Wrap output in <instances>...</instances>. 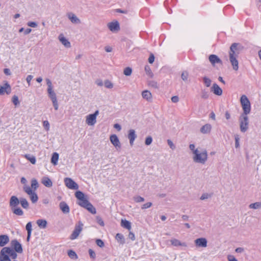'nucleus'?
I'll list each match as a JSON object with an SVG mask.
<instances>
[{"mask_svg":"<svg viewBox=\"0 0 261 261\" xmlns=\"http://www.w3.org/2000/svg\"><path fill=\"white\" fill-rule=\"evenodd\" d=\"M11 247H3L0 251V261H11L17 257V253H21L23 249L21 244L16 239L11 241Z\"/></svg>","mask_w":261,"mask_h":261,"instance_id":"nucleus-1","label":"nucleus"},{"mask_svg":"<svg viewBox=\"0 0 261 261\" xmlns=\"http://www.w3.org/2000/svg\"><path fill=\"white\" fill-rule=\"evenodd\" d=\"M189 148L192 152V159L194 163L204 165L208 159V153L204 148H195L194 144H190Z\"/></svg>","mask_w":261,"mask_h":261,"instance_id":"nucleus-2","label":"nucleus"},{"mask_svg":"<svg viewBox=\"0 0 261 261\" xmlns=\"http://www.w3.org/2000/svg\"><path fill=\"white\" fill-rule=\"evenodd\" d=\"M75 197L79 200L77 202L78 204L82 207L86 208L89 212L92 214L96 213L95 208L92 204L89 202L86 196L81 191H76L75 193Z\"/></svg>","mask_w":261,"mask_h":261,"instance_id":"nucleus-3","label":"nucleus"},{"mask_svg":"<svg viewBox=\"0 0 261 261\" xmlns=\"http://www.w3.org/2000/svg\"><path fill=\"white\" fill-rule=\"evenodd\" d=\"M238 44L236 43H233L230 48L229 51V60L233 67V68L235 70L238 69V61L237 60V57L239 54L238 51Z\"/></svg>","mask_w":261,"mask_h":261,"instance_id":"nucleus-4","label":"nucleus"},{"mask_svg":"<svg viewBox=\"0 0 261 261\" xmlns=\"http://www.w3.org/2000/svg\"><path fill=\"white\" fill-rule=\"evenodd\" d=\"M240 102L242 107L243 114H249L251 111V104L249 100L245 95H243L240 98Z\"/></svg>","mask_w":261,"mask_h":261,"instance_id":"nucleus-5","label":"nucleus"},{"mask_svg":"<svg viewBox=\"0 0 261 261\" xmlns=\"http://www.w3.org/2000/svg\"><path fill=\"white\" fill-rule=\"evenodd\" d=\"M247 115L242 114L239 118L240 130L242 133L246 132L248 129L249 119Z\"/></svg>","mask_w":261,"mask_h":261,"instance_id":"nucleus-6","label":"nucleus"},{"mask_svg":"<svg viewBox=\"0 0 261 261\" xmlns=\"http://www.w3.org/2000/svg\"><path fill=\"white\" fill-rule=\"evenodd\" d=\"M48 84V88H47V93L48 94V96L50 98L52 101L54 107L56 110H58L59 105L58 103V101L57 99L56 94L53 90V87L51 85V83H47Z\"/></svg>","mask_w":261,"mask_h":261,"instance_id":"nucleus-7","label":"nucleus"},{"mask_svg":"<svg viewBox=\"0 0 261 261\" xmlns=\"http://www.w3.org/2000/svg\"><path fill=\"white\" fill-rule=\"evenodd\" d=\"M23 191L30 196V198L32 203H36L38 200V197L35 191H34L28 185H25L23 187Z\"/></svg>","mask_w":261,"mask_h":261,"instance_id":"nucleus-8","label":"nucleus"},{"mask_svg":"<svg viewBox=\"0 0 261 261\" xmlns=\"http://www.w3.org/2000/svg\"><path fill=\"white\" fill-rule=\"evenodd\" d=\"M99 115V111L96 110L93 114L86 116V123L89 126H94L96 123V118Z\"/></svg>","mask_w":261,"mask_h":261,"instance_id":"nucleus-9","label":"nucleus"},{"mask_svg":"<svg viewBox=\"0 0 261 261\" xmlns=\"http://www.w3.org/2000/svg\"><path fill=\"white\" fill-rule=\"evenodd\" d=\"M83 226V224L81 222H79L78 224L75 225L74 229L70 237L71 240H74L78 237L80 233L82 231Z\"/></svg>","mask_w":261,"mask_h":261,"instance_id":"nucleus-10","label":"nucleus"},{"mask_svg":"<svg viewBox=\"0 0 261 261\" xmlns=\"http://www.w3.org/2000/svg\"><path fill=\"white\" fill-rule=\"evenodd\" d=\"M65 186L69 189L77 190L78 185L71 178L66 177L64 179Z\"/></svg>","mask_w":261,"mask_h":261,"instance_id":"nucleus-11","label":"nucleus"},{"mask_svg":"<svg viewBox=\"0 0 261 261\" xmlns=\"http://www.w3.org/2000/svg\"><path fill=\"white\" fill-rule=\"evenodd\" d=\"M110 141L117 150L121 148V145L116 135L113 134L110 136Z\"/></svg>","mask_w":261,"mask_h":261,"instance_id":"nucleus-12","label":"nucleus"},{"mask_svg":"<svg viewBox=\"0 0 261 261\" xmlns=\"http://www.w3.org/2000/svg\"><path fill=\"white\" fill-rule=\"evenodd\" d=\"M11 92V86L8 84V83H5L4 85H0V95H4L5 94L8 95L10 94Z\"/></svg>","mask_w":261,"mask_h":261,"instance_id":"nucleus-13","label":"nucleus"},{"mask_svg":"<svg viewBox=\"0 0 261 261\" xmlns=\"http://www.w3.org/2000/svg\"><path fill=\"white\" fill-rule=\"evenodd\" d=\"M196 247L205 248L207 246V241L205 238H200L194 241Z\"/></svg>","mask_w":261,"mask_h":261,"instance_id":"nucleus-14","label":"nucleus"},{"mask_svg":"<svg viewBox=\"0 0 261 261\" xmlns=\"http://www.w3.org/2000/svg\"><path fill=\"white\" fill-rule=\"evenodd\" d=\"M142 98L146 101L151 102L152 101V95L151 93L147 90H143L141 93Z\"/></svg>","mask_w":261,"mask_h":261,"instance_id":"nucleus-15","label":"nucleus"},{"mask_svg":"<svg viewBox=\"0 0 261 261\" xmlns=\"http://www.w3.org/2000/svg\"><path fill=\"white\" fill-rule=\"evenodd\" d=\"M67 16L72 23L79 24L81 23L80 19L74 13L72 12L68 13Z\"/></svg>","mask_w":261,"mask_h":261,"instance_id":"nucleus-16","label":"nucleus"},{"mask_svg":"<svg viewBox=\"0 0 261 261\" xmlns=\"http://www.w3.org/2000/svg\"><path fill=\"white\" fill-rule=\"evenodd\" d=\"M169 241L171 243V245L174 247L182 246L186 247L187 246L186 243L181 242L179 240L175 238H172Z\"/></svg>","mask_w":261,"mask_h":261,"instance_id":"nucleus-17","label":"nucleus"},{"mask_svg":"<svg viewBox=\"0 0 261 261\" xmlns=\"http://www.w3.org/2000/svg\"><path fill=\"white\" fill-rule=\"evenodd\" d=\"M211 91L215 95L220 96L222 94V89L216 83L213 84L211 87Z\"/></svg>","mask_w":261,"mask_h":261,"instance_id":"nucleus-18","label":"nucleus"},{"mask_svg":"<svg viewBox=\"0 0 261 261\" xmlns=\"http://www.w3.org/2000/svg\"><path fill=\"white\" fill-rule=\"evenodd\" d=\"M137 138V135L136 134V132L134 129H130L128 134V138L129 140V143L131 146L134 144V142L136 138Z\"/></svg>","mask_w":261,"mask_h":261,"instance_id":"nucleus-19","label":"nucleus"},{"mask_svg":"<svg viewBox=\"0 0 261 261\" xmlns=\"http://www.w3.org/2000/svg\"><path fill=\"white\" fill-rule=\"evenodd\" d=\"M58 38L61 43L66 47L69 48L71 46L70 42L62 34L59 35Z\"/></svg>","mask_w":261,"mask_h":261,"instance_id":"nucleus-20","label":"nucleus"},{"mask_svg":"<svg viewBox=\"0 0 261 261\" xmlns=\"http://www.w3.org/2000/svg\"><path fill=\"white\" fill-rule=\"evenodd\" d=\"M20 203V199L15 196H12L10 200V206L11 208L16 207Z\"/></svg>","mask_w":261,"mask_h":261,"instance_id":"nucleus-21","label":"nucleus"},{"mask_svg":"<svg viewBox=\"0 0 261 261\" xmlns=\"http://www.w3.org/2000/svg\"><path fill=\"white\" fill-rule=\"evenodd\" d=\"M209 60L213 65H214L216 63H222L221 60L218 58V57L215 55H211L209 56Z\"/></svg>","mask_w":261,"mask_h":261,"instance_id":"nucleus-22","label":"nucleus"},{"mask_svg":"<svg viewBox=\"0 0 261 261\" xmlns=\"http://www.w3.org/2000/svg\"><path fill=\"white\" fill-rule=\"evenodd\" d=\"M9 242V238L6 234L0 236V247L5 246Z\"/></svg>","mask_w":261,"mask_h":261,"instance_id":"nucleus-23","label":"nucleus"},{"mask_svg":"<svg viewBox=\"0 0 261 261\" xmlns=\"http://www.w3.org/2000/svg\"><path fill=\"white\" fill-rule=\"evenodd\" d=\"M41 183L46 187H51L53 182L51 179L47 176H43L41 179Z\"/></svg>","mask_w":261,"mask_h":261,"instance_id":"nucleus-24","label":"nucleus"},{"mask_svg":"<svg viewBox=\"0 0 261 261\" xmlns=\"http://www.w3.org/2000/svg\"><path fill=\"white\" fill-rule=\"evenodd\" d=\"M108 27L112 32L118 31L120 29L119 23L117 21L110 23L108 24Z\"/></svg>","mask_w":261,"mask_h":261,"instance_id":"nucleus-25","label":"nucleus"},{"mask_svg":"<svg viewBox=\"0 0 261 261\" xmlns=\"http://www.w3.org/2000/svg\"><path fill=\"white\" fill-rule=\"evenodd\" d=\"M97 85L102 90L105 88L110 89L114 86L112 83H97Z\"/></svg>","mask_w":261,"mask_h":261,"instance_id":"nucleus-26","label":"nucleus"},{"mask_svg":"<svg viewBox=\"0 0 261 261\" xmlns=\"http://www.w3.org/2000/svg\"><path fill=\"white\" fill-rule=\"evenodd\" d=\"M212 129V126L210 124H206L202 126L200 128V132L202 134L209 133Z\"/></svg>","mask_w":261,"mask_h":261,"instance_id":"nucleus-27","label":"nucleus"},{"mask_svg":"<svg viewBox=\"0 0 261 261\" xmlns=\"http://www.w3.org/2000/svg\"><path fill=\"white\" fill-rule=\"evenodd\" d=\"M60 208L64 213L67 214L69 212V207L65 202L60 203Z\"/></svg>","mask_w":261,"mask_h":261,"instance_id":"nucleus-28","label":"nucleus"},{"mask_svg":"<svg viewBox=\"0 0 261 261\" xmlns=\"http://www.w3.org/2000/svg\"><path fill=\"white\" fill-rule=\"evenodd\" d=\"M38 226L42 229H44L47 226V221L44 219H39L36 222Z\"/></svg>","mask_w":261,"mask_h":261,"instance_id":"nucleus-29","label":"nucleus"},{"mask_svg":"<svg viewBox=\"0 0 261 261\" xmlns=\"http://www.w3.org/2000/svg\"><path fill=\"white\" fill-rule=\"evenodd\" d=\"M59 160V154L57 152H54L53 153L51 158V163L54 165L56 166L58 164V161Z\"/></svg>","mask_w":261,"mask_h":261,"instance_id":"nucleus-30","label":"nucleus"},{"mask_svg":"<svg viewBox=\"0 0 261 261\" xmlns=\"http://www.w3.org/2000/svg\"><path fill=\"white\" fill-rule=\"evenodd\" d=\"M121 225L124 228L130 230L131 229V223L126 220H122L121 222Z\"/></svg>","mask_w":261,"mask_h":261,"instance_id":"nucleus-31","label":"nucleus"},{"mask_svg":"<svg viewBox=\"0 0 261 261\" xmlns=\"http://www.w3.org/2000/svg\"><path fill=\"white\" fill-rule=\"evenodd\" d=\"M115 239L121 244H123L125 243L124 236L121 233H117L115 237Z\"/></svg>","mask_w":261,"mask_h":261,"instance_id":"nucleus-32","label":"nucleus"},{"mask_svg":"<svg viewBox=\"0 0 261 261\" xmlns=\"http://www.w3.org/2000/svg\"><path fill=\"white\" fill-rule=\"evenodd\" d=\"M20 203L21 206L24 208H28L29 207V202L25 198H20Z\"/></svg>","mask_w":261,"mask_h":261,"instance_id":"nucleus-33","label":"nucleus"},{"mask_svg":"<svg viewBox=\"0 0 261 261\" xmlns=\"http://www.w3.org/2000/svg\"><path fill=\"white\" fill-rule=\"evenodd\" d=\"M13 213L18 216H22L23 214L22 210L20 207H14L12 208Z\"/></svg>","mask_w":261,"mask_h":261,"instance_id":"nucleus-34","label":"nucleus"},{"mask_svg":"<svg viewBox=\"0 0 261 261\" xmlns=\"http://www.w3.org/2000/svg\"><path fill=\"white\" fill-rule=\"evenodd\" d=\"M39 187V184L36 179H33L31 180V189L35 191Z\"/></svg>","mask_w":261,"mask_h":261,"instance_id":"nucleus-35","label":"nucleus"},{"mask_svg":"<svg viewBox=\"0 0 261 261\" xmlns=\"http://www.w3.org/2000/svg\"><path fill=\"white\" fill-rule=\"evenodd\" d=\"M24 157L29 160L32 164H36V158L34 155H32L30 154H25Z\"/></svg>","mask_w":261,"mask_h":261,"instance_id":"nucleus-36","label":"nucleus"},{"mask_svg":"<svg viewBox=\"0 0 261 261\" xmlns=\"http://www.w3.org/2000/svg\"><path fill=\"white\" fill-rule=\"evenodd\" d=\"M211 196H212V195L210 194H208L207 193H203L201 195V196H200V199L201 200H204L207 199L211 198Z\"/></svg>","mask_w":261,"mask_h":261,"instance_id":"nucleus-37","label":"nucleus"},{"mask_svg":"<svg viewBox=\"0 0 261 261\" xmlns=\"http://www.w3.org/2000/svg\"><path fill=\"white\" fill-rule=\"evenodd\" d=\"M132 73V69L130 67H126L123 71V73L126 76L130 75Z\"/></svg>","mask_w":261,"mask_h":261,"instance_id":"nucleus-38","label":"nucleus"},{"mask_svg":"<svg viewBox=\"0 0 261 261\" xmlns=\"http://www.w3.org/2000/svg\"><path fill=\"white\" fill-rule=\"evenodd\" d=\"M68 256L72 259H76L77 258V256L75 252L72 250H69L68 252Z\"/></svg>","mask_w":261,"mask_h":261,"instance_id":"nucleus-39","label":"nucleus"},{"mask_svg":"<svg viewBox=\"0 0 261 261\" xmlns=\"http://www.w3.org/2000/svg\"><path fill=\"white\" fill-rule=\"evenodd\" d=\"M12 101L15 106L19 105L20 103L18 100V97L16 95H14L12 97Z\"/></svg>","mask_w":261,"mask_h":261,"instance_id":"nucleus-40","label":"nucleus"},{"mask_svg":"<svg viewBox=\"0 0 261 261\" xmlns=\"http://www.w3.org/2000/svg\"><path fill=\"white\" fill-rule=\"evenodd\" d=\"M234 139H235V147L236 148H239L240 147V143H239L240 138H239V135H235Z\"/></svg>","mask_w":261,"mask_h":261,"instance_id":"nucleus-41","label":"nucleus"},{"mask_svg":"<svg viewBox=\"0 0 261 261\" xmlns=\"http://www.w3.org/2000/svg\"><path fill=\"white\" fill-rule=\"evenodd\" d=\"M134 200L136 202H142L144 201V198L140 196H137L134 197Z\"/></svg>","mask_w":261,"mask_h":261,"instance_id":"nucleus-42","label":"nucleus"},{"mask_svg":"<svg viewBox=\"0 0 261 261\" xmlns=\"http://www.w3.org/2000/svg\"><path fill=\"white\" fill-rule=\"evenodd\" d=\"M145 70L146 74L148 76H149L150 77H151L152 76V73L151 71L150 67L148 66H146L145 67Z\"/></svg>","mask_w":261,"mask_h":261,"instance_id":"nucleus-43","label":"nucleus"},{"mask_svg":"<svg viewBox=\"0 0 261 261\" xmlns=\"http://www.w3.org/2000/svg\"><path fill=\"white\" fill-rule=\"evenodd\" d=\"M25 228L27 230V233H30L32 232V223L31 222H29L27 224Z\"/></svg>","mask_w":261,"mask_h":261,"instance_id":"nucleus-44","label":"nucleus"},{"mask_svg":"<svg viewBox=\"0 0 261 261\" xmlns=\"http://www.w3.org/2000/svg\"><path fill=\"white\" fill-rule=\"evenodd\" d=\"M201 98H203V99H207L208 96H209V94L208 93V92L205 91V90H203L202 91V93H201Z\"/></svg>","mask_w":261,"mask_h":261,"instance_id":"nucleus-45","label":"nucleus"},{"mask_svg":"<svg viewBox=\"0 0 261 261\" xmlns=\"http://www.w3.org/2000/svg\"><path fill=\"white\" fill-rule=\"evenodd\" d=\"M152 142V138L150 136H148L146 138L145 143L146 145H149L151 144Z\"/></svg>","mask_w":261,"mask_h":261,"instance_id":"nucleus-46","label":"nucleus"},{"mask_svg":"<svg viewBox=\"0 0 261 261\" xmlns=\"http://www.w3.org/2000/svg\"><path fill=\"white\" fill-rule=\"evenodd\" d=\"M188 75V73L187 71H184L181 74V79L183 81H187Z\"/></svg>","mask_w":261,"mask_h":261,"instance_id":"nucleus-47","label":"nucleus"},{"mask_svg":"<svg viewBox=\"0 0 261 261\" xmlns=\"http://www.w3.org/2000/svg\"><path fill=\"white\" fill-rule=\"evenodd\" d=\"M96 243L97 245L100 247H103L104 246V243L100 239H97L96 240Z\"/></svg>","mask_w":261,"mask_h":261,"instance_id":"nucleus-48","label":"nucleus"},{"mask_svg":"<svg viewBox=\"0 0 261 261\" xmlns=\"http://www.w3.org/2000/svg\"><path fill=\"white\" fill-rule=\"evenodd\" d=\"M89 255H90V256L91 257V258H92V259L95 258L96 254L93 250L90 249L89 250Z\"/></svg>","mask_w":261,"mask_h":261,"instance_id":"nucleus-49","label":"nucleus"},{"mask_svg":"<svg viewBox=\"0 0 261 261\" xmlns=\"http://www.w3.org/2000/svg\"><path fill=\"white\" fill-rule=\"evenodd\" d=\"M27 25L29 27L32 28H36L37 27V23L36 22L34 21H29L28 22Z\"/></svg>","mask_w":261,"mask_h":261,"instance_id":"nucleus-50","label":"nucleus"},{"mask_svg":"<svg viewBox=\"0 0 261 261\" xmlns=\"http://www.w3.org/2000/svg\"><path fill=\"white\" fill-rule=\"evenodd\" d=\"M43 126L47 131L49 129V123L48 121L45 120L43 121Z\"/></svg>","mask_w":261,"mask_h":261,"instance_id":"nucleus-51","label":"nucleus"},{"mask_svg":"<svg viewBox=\"0 0 261 261\" xmlns=\"http://www.w3.org/2000/svg\"><path fill=\"white\" fill-rule=\"evenodd\" d=\"M167 143L170 148H171L172 150L175 148V146L171 140L168 139L167 140Z\"/></svg>","mask_w":261,"mask_h":261,"instance_id":"nucleus-52","label":"nucleus"},{"mask_svg":"<svg viewBox=\"0 0 261 261\" xmlns=\"http://www.w3.org/2000/svg\"><path fill=\"white\" fill-rule=\"evenodd\" d=\"M151 205H152V203L151 202H147V203H145V204L142 205V209L148 208L151 207Z\"/></svg>","mask_w":261,"mask_h":261,"instance_id":"nucleus-53","label":"nucleus"},{"mask_svg":"<svg viewBox=\"0 0 261 261\" xmlns=\"http://www.w3.org/2000/svg\"><path fill=\"white\" fill-rule=\"evenodd\" d=\"M154 61V56L153 54H150L149 57L148 58V62L150 64H152L153 63Z\"/></svg>","mask_w":261,"mask_h":261,"instance_id":"nucleus-54","label":"nucleus"},{"mask_svg":"<svg viewBox=\"0 0 261 261\" xmlns=\"http://www.w3.org/2000/svg\"><path fill=\"white\" fill-rule=\"evenodd\" d=\"M97 223L101 226H104V222L102 220V219L99 217H97L96 218Z\"/></svg>","mask_w":261,"mask_h":261,"instance_id":"nucleus-55","label":"nucleus"},{"mask_svg":"<svg viewBox=\"0 0 261 261\" xmlns=\"http://www.w3.org/2000/svg\"><path fill=\"white\" fill-rule=\"evenodd\" d=\"M227 259L228 261H238L236 257L232 255H228L227 256Z\"/></svg>","mask_w":261,"mask_h":261,"instance_id":"nucleus-56","label":"nucleus"},{"mask_svg":"<svg viewBox=\"0 0 261 261\" xmlns=\"http://www.w3.org/2000/svg\"><path fill=\"white\" fill-rule=\"evenodd\" d=\"M171 101L174 103H176L179 101V98L177 96H174L171 97Z\"/></svg>","mask_w":261,"mask_h":261,"instance_id":"nucleus-57","label":"nucleus"},{"mask_svg":"<svg viewBox=\"0 0 261 261\" xmlns=\"http://www.w3.org/2000/svg\"><path fill=\"white\" fill-rule=\"evenodd\" d=\"M128 238L132 241H134L135 240V236L132 232H129L128 234Z\"/></svg>","mask_w":261,"mask_h":261,"instance_id":"nucleus-58","label":"nucleus"},{"mask_svg":"<svg viewBox=\"0 0 261 261\" xmlns=\"http://www.w3.org/2000/svg\"><path fill=\"white\" fill-rule=\"evenodd\" d=\"M4 72L6 75H9L11 74L10 70L8 68H5L4 69Z\"/></svg>","mask_w":261,"mask_h":261,"instance_id":"nucleus-59","label":"nucleus"},{"mask_svg":"<svg viewBox=\"0 0 261 261\" xmlns=\"http://www.w3.org/2000/svg\"><path fill=\"white\" fill-rule=\"evenodd\" d=\"M114 127L117 129L118 131H120L121 129V127L120 124L116 123L114 125Z\"/></svg>","mask_w":261,"mask_h":261,"instance_id":"nucleus-60","label":"nucleus"},{"mask_svg":"<svg viewBox=\"0 0 261 261\" xmlns=\"http://www.w3.org/2000/svg\"><path fill=\"white\" fill-rule=\"evenodd\" d=\"M235 251L237 253H242L244 251V249L242 247H239L236 248Z\"/></svg>","mask_w":261,"mask_h":261,"instance_id":"nucleus-61","label":"nucleus"},{"mask_svg":"<svg viewBox=\"0 0 261 261\" xmlns=\"http://www.w3.org/2000/svg\"><path fill=\"white\" fill-rule=\"evenodd\" d=\"M105 49L106 51H107L108 53L111 52L112 50V47L110 46H106Z\"/></svg>","mask_w":261,"mask_h":261,"instance_id":"nucleus-62","label":"nucleus"},{"mask_svg":"<svg viewBox=\"0 0 261 261\" xmlns=\"http://www.w3.org/2000/svg\"><path fill=\"white\" fill-rule=\"evenodd\" d=\"M33 76L32 75H29L27 76L26 78L27 82H31V81L33 79Z\"/></svg>","mask_w":261,"mask_h":261,"instance_id":"nucleus-63","label":"nucleus"},{"mask_svg":"<svg viewBox=\"0 0 261 261\" xmlns=\"http://www.w3.org/2000/svg\"><path fill=\"white\" fill-rule=\"evenodd\" d=\"M32 31V29H27L25 31H24V34L25 35H28L29 34H30Z\"/></svg>","mask_w":261,"mask_h":261,"instance_id":"nucleus-64","label":"nucleus"}]
</instances>
